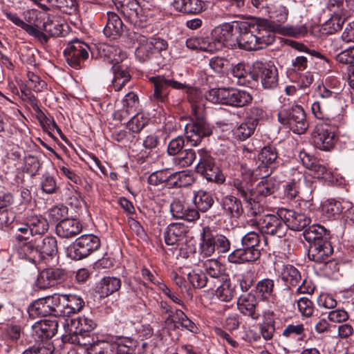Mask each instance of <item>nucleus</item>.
Returning <instances> with one entry per match:
<instances>
[{
    "label": "nucleus",
    "mask_w": 354,
    "mask_h": 354,
    "mask_svg": "<svg viewBox=\"0 0 354 354\" xmlns=\"http://www.w3.org/2000/svg\"><path fill=\"white\" fill-rule=\"evenodd\" d=\"M40 185L42 191L48 194L55 193L59 189L56 180L48 174L43 175Z\"/></svg>",
    "instance_id": "obj_60"
},
{
    "label": "nucleus",
    "mask_w": 354,
    "mask_h": 354,
    "mask_svg": "<svg viewBox=\"0 0 354 354\" xmlns=\"http://www.w3.org/2000/svg\"><path fill=\"white\" fill-rule=\"evenodd\" d=\"M196 154L194 149H185L180 152L174 158L175 165L180 167H187L190 166L196 160Z\"/></svg>",
    "instance_id": "obj_54"
},
{
    "label": "nucleus",
    "mask_w": 354,
    "mask_h": 354,
    "mask_svg": "<svg viewBox=\"0 0 354 354\" xmlns=\"http://www.w3.org/2000/svg\"><path fill=\"white\" fill-rule=\"evenodd\" d=\"M137 347L136 341L128 337L122 338L119 341L115 354H137Z\"/></svg>",
    "instance_id": "obj_56"
},
{
    "label": "nucleus",
    "mask_w": 354,
    "mask_h": 354,
    "mask_svg": "<svg viewBox=\"0 0 354 354\" xmlns=\"http://www.w3.org/2000/svg\"><path fill=\"white\" fill-rule=\"evenodd\" d=\"M252 76L257 81L260 80L264 88H274L278 84V71L270 62L257 60L252 65Z\"/></svg>",
    "instance_id": "obj_12"
},
{
    "label": "nucleus",
    "mask_w": 354,
    "mask_h": 354,
    "mask_svg": "<svg viewBox=\"0 0 354 354\" xmlns=\"http://www.w3.org/2000/svg\"><path fill=\"white\" fill-rule=\"evenodd\" d=\"M212 133V127L203 119L194 120L185 127L187 142L193 147L198 145L203 138L209 136Z\"/></svg>",
    "instance_id": "obj_17"
},
{
    "label": "nucleus",
    "mask_w": 354,
    "mask_h": 354,
    "mask_svg": "<svg viewBox=\"0 0 354 354\" xmlns=\"http://www.w3.org/2000/svg\"><path fill=\"white\" fill-rule=\"evenodd\" d=\"M214 233L209 227H204L201 235L200 254L203 257H211L216 251Z\"/></svg>",
    "instance_id": "obj_31"
},
{
    "label": "nucleus",
    "mask_w": 354,
    "mask_h": 354,
    "mask_svg": "<svg viewBox=\"0 0 354 354\" xmlns=\"http://www.w3.org/2000/svg\"><path fill=\"white\" fill-rule=\"evenodd\" d=\"M220 204L224 214L231 218H238L243 213L241 201L234 196L223 197Z\"/></svg>",
    "instance_id": "obj_28"
},
{
    "label": "nucleus",
    "mask_w": 354,
    "mask_h": 354,
    "mask_svg": "<svg viewBox=\"0 0 354 354\" xmlns=\"http://www.w3.org/2000/svg\"><path fill=\"white\" fill-rule=\"evenodd\" d=\"M58 322L56 319H44L35 323L33 330L41 339H50L57 333Z\"/></svg>",
    "instance_id": "obj_29"
},
{
    "label": "nucleus",
    "mask_w": 354,
    "mask_h": 354,
    "mask_svg": "<svg viewBox=\"0 0 354 354\" xmlns=\"http://www.w3.org/2000/svg\"><path fill=\"white\" fill-rule=\"evenodd\" d=\"M4 14L9 20H10L16 26L21 28L30 35L36 37L40 39H44L45 41H47L48 37L44 33L37 30L32 26L25 23L18 17V15L16 13H12L11 12H5Z\"/></svg>",
    "instance_id": "obj_38"
},
{
    "label": "nucleus",
    "mask_w": 354,
    "mask_h": 354,
    "mask_svg": "<svg viewBox=\"0 0 354 354\" xmlns=\"http://www.w3.org/2000/svg\"><path fill=\"white\" fill-rule=\"evenodd\" d=\"M186 46L192 50L215 52L211 37H192L187 39Z\"/></svg>",
    "instance_id": "obj_43"
},
{
    "label": "nucleus",
    "mask_w": 354,
    "mask_h": 354,
    "mask_svg": "<svg viewBox=\"0 0 354 354\" xmlns=\"http://www.w3.org/2000/svg\"><path fill=\"white\" fill-rule=\"evenodd\" d=\"M149 82L153 86V94L152 100L158 102H165L168 99L169 87L175 89H184L186 85L168 79L163 75H157L149 78Z\"/></svg>",
    "instance_id": "obj_16"
},
{
    "label": "nucleus",
    "mask_w": 354,
    "mask_h": 354,
    "mask_svg": "<svg viewBox=\"0 0 354 354\" xmlns=\"http://www.w3.org/2000/svg\"><path fill=\"white\" fill-rule=\"evenodd\" d=\"M232 75L237 79L236 83L239 85H245L253 78L248 70L245 68L244 64L239 63L234 66L232 69Z\"/></svg>",
    "instance_id": "obj_53"
},
{
    "label": "nucleus",
    "mask_w": 354,
    "mask_h": 354,
    "mask_svg": "<svg viewBox=\"0 0 354 354\" xmlns=\"http://www.w3.org/2000/svg\"><path fill=\"white\" fill-rule=\"evenodd\" d=\"M278 120L297 134L305 133L309 126L305 111L300 105L280 110L278 113Z\"/></svg>",
    "instance_id": "obj_6"
},
{
    "label": "nucleus",
    "mask_w": 354,
    "mask_h": 354,
    "mask_svg": "<svg viewBox=\"0 0 354 354\" xmlns=\"http://www.w3.org/2000/svg\"><path fill=\"white\" fill-rule=\"evenodd\" d=\"M187 277L193 287L196 288H202L208 283H212V281L207 279L205 274L201 271H192L188 274Z\"/></svg>",
    "instance_id": "obj_58"
},
{
    "label": "nucleus",
    "mask_w": 354,
    "mask_h": 354,
    "mask_svg": "<svg viewBox=\"0 0 354 354\" xmlns=\"http://www.w3.org/2000/svg\"><path fill=\"white\" fill-rule=\"evenodd\" d=\"M171 6L178 12L187 15H197L206 9L202 0H173Z\"/></svg>",
    "instance_id": "obj_25"
},
{
    "label": "nucleus",
    "mask_w": 354,
    "mask_h": 354,
    "mask_svg": "<svg viewBox=\"0 0 354 354\" xmlns=\"http://www.w3.org/2000/svg\"><path fill=\"white\" fill-rule=\"evenodd\" d=\"M118 345L119 341L117 342L98 341L86 349L90 354H115Z\"/></svg>",
    "instance_id": "obj_46"
},
{
    "label": "nucleus",
    "mask_w": 354,
    "mask_h": 354,
    "mask_svg": "<svg viewBox=\"0 0 354 354\" xmlns=\"http://www.w3.org/2000/svg\"><path fill=\"white\" fill-rule=\"evenodd\" d=\"M57 254V240L51 236L35 238L17 248V254L19 259L35 265L40 264Z\"/></svg>",
    "instance_id": "obj_2"
},
{
    "label": "nucleus",
    "mask_w": 354,
    "mask_h": 354,
    "mask_svg": "<svg viewBox=\"0 0 354 354\" xmlns=\"http://www.w3.org/2000/svg\"><path fill=\"white\" fill-rule=\"evenodd\" d=\"M123 30V23L120 17L113 12H107V22L104 32L107 37L115 38L120 36Z\"/></svg>",
    "instance_id": "obj_33"
},
{
    "label": "nucleus",
    "mask_w": 354,
    "mask_h": 354,
    "mask_svg": "<svg viewBox=\"0 0 354 354\" xmlns=\"http://www.w3.org/2000/svg\"><path fill=\"white\" fill-rule=\"evenodd\" d=\"M89 46L84 42L74 39L69 42L64 51L66 62L73 68L80 69L88 57Z\"/></svg>",
    "instance_id": "obj_14"
},
{
    "label": "nucleus",
    "mask_w": 354,
    "mask_h": 354,
    "mask_svg": "<svg viewBox=\"0 0 354 354\" xmlns=\"http://www.w3.org/2000/svg\"><path fill=\"white\" fill-rule=\"evenodd\" d=\"M65 277L66 272L62 268H46L39 273L37 286L41 289H46L62 282Z\"/></svg>",
    "instance_id": "obj_20"
},
{
    "label": "nucleus",
    "mask_w": 354,
    "mask_h": 354,
    "mask_svg": "<svg viewBox=\"0 0 354 354\" xmlns=\"http://www.w3.org/2000/svg\"><path fill=\"white\" fill-rule=\"evenodd\" d=\"M113 79L112 86L115 91H120L131 80V75L127 68L122 66H112Z\"/></svg>",
    "instance_id": "obj_40"
},
{
    "label": "nucleus",
    "mask_w": 354,
    "mask_h": 354,
    "mask_svg": "<svg viewBox=\"0 0 354 354\" xmlns=\"http://www.w3.org/2000/svg\"><path fill=\"white\" fill-rule=\"evenodd\" d=\"M241 176L233 179L232 185L236 189V194L242 197L248 203V216H257L263 212V207L259 198L254 196L252 183L254 181V172L246 165H241Z\"/></svg>",
    "instance_id": "obj_3"
},
{
    "label": "nucleus",
    "mask_w": 354,
    "mask_h": 354,
    "mask_svg": "<svg viewBox=\"0 0 354 354\" xmlns=\"http://www.w3.org/2000/svg\"><path fill=\"white\" fill-rule=\"evenodd\" d=\"M60 299L61 295L59 294L38 299L28 307L30 317L34 319L47 315L62 317Z\"/></svg>",
    "instance_id": "obj_8"
},
{
    "label": "nucleus",
    "mask_w": 354,
    "mask_h": 354,
    "mask_svg": "<svg viewBox=\"0 0 354 354\" xmlns=\"http://www.w3.org/2000/svg\"><path fill=\"white\" fill-rule=\"evenodd\" d=\"M199 161L196 165V171L203 176L208 181L214 182L218 184L225 181V176L218 167L216 165L214 159L212 157L209 151L205 149L198 150Z\"/></svg>",
    "instance_id": "obj_10"
},
{
    "label": "nucleus",
    "mask_w": 354,
    "mask_h": 354,
    "mask_svg": "<svg viewBox=\"0 0 354 354\" xmlns=\"http://www.w3.org/2000/svg\"><path fill=\"white\" fill-rule=\"evenodd\" d=\"M62 317L80 312L84 306V299L76 295H61Z\"/></svg>",
    "instance_id": "obj_24"
},
{
    "label": "nucleus",
    "mask_w": 354,
    "mask_h": 354,
    "mask_svg": "<svg viewBox=\"0 0 354 354\" xmlns=\"http://www.w3.org/2000/svg\"><path fill=\"white\" fill-rule=\"evenodd\" d=\"M254 250H250L245 247L238 248L232 252L227 257L229 262L236 264L243 263L245 262H253L259 259L257 254Z\"/></svg>",
    "instance_id": "obj_36"
},
{
    "label": "nucleus",
    "mask_w": 354,
    "mask_h": 354,
    "mask_svg": "<svg viewBox=\"0 0 354 354\" xmlns=\"http://www.w3.org/2000/svg\"><path fill=\"white\" fill-rule=\"evenodd\" d=\"M305 240L311 245V243L321 242L322 239H330L329 232L320 225L307 226L304 231Z\"/></svg>",
    "instance_id": "obj_32"
},
{
    "label": "nucleus",
    "mask_w": 354,
    "mask_h": 354,
    "mask_svg": "<svg viewBox=\"0 0 354 354\" xmlns=\"http://www.w3.org/2000/svg\"><path fill=\"white\" fill-rule=\"evenodd\" d=\"M216 290V296L223 301H230L235 296L236 291L229 282H221Z\"/></svg>",
    "instance_id": "obj_55"
},
{
    "label": "nucleus",
    "mask_w": 354,
    "mask_h": 354,
    "mask_svg": "<svg viewBox=\"0 0 354 354\" xmlns=\"http://www.w3.org/2000/svg\"><path fill=\"white\" fill-rule=\"evenodd\" d=\"M280 337L290 348H293L295 343L305 341L306 328L302 323L288 324L284 326Z\"/></svg>",
    "instance_id": "obj_19"
},
{
    "label": "nucleus",
    "mask_w": 354,
    "mask_h": 354,
    "mask_svg": "<svg viewBox=\"0 0 354 354\" xmlns=\"http://www.w3.org/2000/svg\"><path fill=\"white\" fill-rule=\"evenodd\" d=\"M288 9L283 5H277L270 12V17L274 21L263 20V26L270 32H277L281 35L290 37H303L307 34L308 28L306 25L283 26L288 20Z\"/></svg>",
    "instance_id": "obj_4"
},
{
    "label": "nucleus",
    "mask_w": 354,
    "mask_h": 354,
    "mask_svg": "<svg viewBox=\"0 0 354 354\" xmlns=\"http://www.w3.org/2000/svg\"><path fill=\"white\" fill-rule=\"evenodd\" d=\"M235 32L239 48L246 50L262 49L274 41L273 35L268 31L261 21L257 24L246 21L236 23Z\"/></svg>",
    "instance_id": "obj_1"
},
{
    "label": "nucleus",
    "mask_w": 354,
    "mask_h": 354,
    "mask_svg": "<svg viewBox=\"0 0 354 354\" xmlns=\"http://www.w3.org/2000/svg\"><path fill=\"white\" fill-rule=\"evenodd\" d=\"M331 13L330 18L326 21V26L328 27L330 30V33L337 32L340 30L344 24L346 18L345 10L337 9L335 10H330Z\"/></svg>",
    "instance_id": "obj_47"
},
{
    "label": "nucleus",
    "mask_w": 354,
    "mask_h": 354,
    "mask_svg": "<svg viewBox=\"0 0 354 354\" xmlns=\"http://www.w3.org/2000/svg\"><path fill=\"white\" fill-rule=\"evenodd\" d=\"M278 153L276 147L272 145L264 147L258 155V160L260 164L257 169L253 171L250 168L254 174V180L258 176L262 178L268 176L275 168Z\"/></svg>",
    "instance_id": "obj_15"
},
{
    "label": "nucleus",
    "mask_w": 354,
    "mask_h": 354,
    "mask_svg": "<svg viewBox=\"0 0 354 354\" xmlns=\"http://www.w3.org/2000/svg\"><path fill=\"white\" fill-rule=\"evenodd\" d=\"M121 287V281L115 277H104L99 283L97 288L101 297H108L118 291Z\"/></svg>",
    "instance_id": "obj_39"
},
{
    "label": "nucleus",
    "mask_w": 354,
    "mask_h": 354,
    "mask_svg": "<svg viewBox=\"0 0 354 354\" xmlns=\"http://www.w3.org/2000/svg\"><path fill=\"white\" fill-rule=\"evenodd\" d=\"M118 10L131 20L136 21L138 18V10H140L136 0H113Z\"/></svg>",
    "instance_id": "obj_35"
},
{
    "label": "nucleus",
    "mask_w": 354,
    "mask_h": 354,
    "mask_svg": "<svg viewBox=\"0 0 354 354\" xmlns=\"http://www.w3.org/2000/svg\"><path fill=\"white\" fill-rule=\"evenodd\" d=\"M193 201L196 209L203 212H207L214 204L212 194L202 189L194 193Z\"/></svg>",
    "instance_id": "obj_42"
},
{
    "label": "nucleus",
    "mask_w": 354,
    "mask_h": 354,
    "mask_svg": "<svg viewBox=\"0 0 354 354\" xmlns=\"http://www.w3.org/2000/svg\"><path fill=\"white\" fill-rule=\"evenodd\" d=\"M188 232V227L181 223H172L169 224L165 233V241L168 245L178 244L183 241Z\"/></svg>",
    "instance_id": "obj_26"
},
{
    "label": "nucleus",
    "mask_w": 354,
    "mask_h": 354,
    "mask_svg": "<svg viewBox=\"0 0 354 354\" xmlns=\"http://www.w3.org/2000/svg\"><path fill=\"white\" fill-rule=\"evenodd\" d=\"M333 253V248L330 239L326 238L321 240V242L311 243L309 245L308 257L310 260L317 263H322Z\"/></svg>",
    "instance_id": "obj_21"
},
{
    "label": "nucleus",
    "mask_w": 354,
    "mask_h": 354,
    "mask_svg": "<svg viewBox=\"0 0 354 354\" xmlns=\"http://www.w3.org/2000/svg\"><path fill=\"white\" fill-rule=\"evenodd\" d=\"M254 273L252 270H247L241 275L237 276L236 281L243 292H247L254 282Z\"/></svg>",
    "instance_id": "obj_59"
},
{
    "label": "nucleus",
    "mask_w": 354,
    "mask_h": 354,
    "mask_svg": "<svg viewBox=\"0 0 354 354\" xmlns=\"http://www.w3.org/2000/svg\"><path fill=\"white\" fill-rule=\"evenodd\" d=\"M252 227H254L263 234L277 237H282L286 233V226L283 219L277 214H266L259 218H252L249 221Z\"/></svg>",
    "instance_id": "obj_7"
},
{
    "label": "nucleus",
    "mask_w": 354,
    "mask_h": 354,
    "mask_svg": "<svg viewBox=\"0 0 354 354\" xmlns=\"http://www.w3.org/2000/svg\"><path fill=\"white\" fill-rule=\"evenodd\" d=\"M279 215L283 219L286 229L295 231L305 230L311 221L304 214L297 213L292 209H279Z\"/></svg>",
    "instance_id": "obj_18"
},
{
    "label": "nucleus",
    "mask_w": 354,
    "mask_h": 354,
    "mask_svg": "<svg viewBox=\"0 0 354 354\" xmlns=\"http://www.w3.org/2000/svg\"><path fill=\"white\" fill-rule=\"evenodd\" d=\"M149 119L142 113H137L127 122V127L133 133H139L148 123Z\"/></svg>",
    "instance_id": "obj_57"
},
{
    "label": "nucleus",
    "mask_w": 354,
    "mask_h": 354,
    "mask_svg": "<svg viewBox=\"0 0 354 354\" xmlns=\"http://www.w3.org/2000/svg\"><path fill=\"white\" fill-rule=\"evenodd\" d=\"M194 181L192 175L185 171L169 174V186L183 187L192 185Z\"/></svg>",
    "instance_id": "obj_51"
},
{
    "label": "nucleus",
    "mask_w": 354,
    "mask_h": 354,
    "mask_svg": "<svg viewBox=\"0 0 354 354\" xmlns=\"http://www.w3.org/2000/svg\"><path fill=\"white\" fill-rule=\"evenodd\" d=\"M43 29L52 37H59L62 34L63 25L47 18L43 24Z\"/></svg>",
    "instance_id": "obj_61"
},
{
    "label": "nucleus",
    "mask_w": 354,
    "mask_h": 354,
    "mask_svg": "<svg viewBox=\"0 0 354 354\" xmlns=\"http://www.w3.org/2000/svg\"><path fill=\"white\" fill-rule=\"evenodd\" d=\"M282 281L289 288L298 286L301 281V274L299 270L292 265L283 266L281 272Z\"/></svg>",
    "instance_id": "obj_37"
},
{
    "label": "nucleus",
    "mask_w": 354,
    "mask_h": 354,
    "mask_svg": "<svg viewBox=\"0 0 354 354\" xmlns=\"http://www.w3.org/2000/svg\"><path fill=\"white\" fill-rule=\"evenodd\" d=\"M278 188L275 180L272 178H265L260 181L253 190L254 196L258 198H264L274 194Z\"/></svg>",
    "instance_id": "obj_41"
},
{
    "label": "nucleus",
    "mask_w": 354,
    "mask_h": 354,
    "mask_svg": "<svg viewBox=\"0 0 354 354\" xmlns=\"http://www.w3.org/2000/svg\"><path fill=\"white\" fill-rule=\"evenodd\" d=\"M236 21L225 23L216 27L212 32V42L214 51L220 50L223 47L234 48L237 45L235 28Z\"/></svg>",
    "instance_id": "obj_11"
},
{
    "label": "nucleus",
    "mask_w": 354,
    "mask_h": 354,
    "mask_svg": "<svg viewBox=\"0 0 354 354\" xmlns=\"http://www.w3.org/2000/svg\"><path fill=\"white\" fill-rule=\"evenodd\" d=\"M66 334L63 335V341L81 346L91 347L94 344L91 333L86 331H77L72 328L67 327Z\"/></svg>",
    "instance_id": "obj_27"
},
{
    "label": "nucleus",
    "mask_w": 354,
    "mask_h": 354,
    "mask_svg": "<svg viewBox=\"0 0 354 354\" xmlns=\"http://www.w3.org/2000/svg\"><path fill=\"white\" fill-rule=\"evenodd\" d=\"M100 239L92 234H84L76 239L67 249V256L73 260H82L99 249Z\"/></svg>",
    "instance_id": "obj_9"
},
{
    "label": "nucleus",
    "mask_w": 354,
    "mask_h": 354,
    "mask_svg": "<svg viewBox=\"0 0 354 354\" xmlns=\"http://www.w3.org/2000/svg\"><path fill=\"white\" fill-rule=\"evenodd\" d=\"M70 324H68V328H72L77 331H86L91 333L96 326L95 322L85 316L79 317L77 319H71Z\"/></svg>",
    "instance_id": "obj_52"
},
{
    "label": "nucleus",
    "mask_w": 354,
    "mask_h": 354,
    "mask_svg": "<svg viewBox=\"0 0 354 354\" xmlns=\"http://www.w3.org/2000/svg\"><path fill=\"white\" fill-rule=\"evenodd\" d=\"M204 268L207 274L212 278L214 286L221 283L225 279L222 265L215 259H207L204 262Z\"/></svg>",
    "instance_id": "obj_34"
},
{
    "label": "nucleus",
    "mask_w": 354,
    "mask_h": 354,
    "mask_svg": "<svg viewBox=\"0 0 354 354\" xmlns=\"http://www.w3.org/2000/svg\"><path fill=\"white\" fill-rule=\"evenodd\" d=\"M300 179L293 178L284 185V195L288 199H294L297 197L300 189Z\"/></svg>",
    "instance_id": "obj_63"
},
{
    "label": "nucleus",
    "mask_w": 354,
    "mask_h": 354,
    "mask_svg": "<svg viewBox=\"0 0 354 354\" xmlns=\"http://www.w3.org/2000/svg\"><path fill=\"white\" fill-rule=\"evenodd\" d=\"M82 230L81 223L73 218H64L56 225V234L61 238L70 239L79 234Z\"/></svg>",
    "instance_id": "obj_23"
},
{
    "label": "nucleus",
    "mask_w": 354,
    "mask_h": 354,
    "mask_svg": "<svg viewBox=\"0 0 354 354\" xmlns=\"http://www.w3.org/2000/svg\"><path fill=\"white\" fill-rule=\"evenodd\" d=\"M138 46L135 50L136 58L140 62H145L149 60L154 55L153 51V43L150 42L149 39L144 35H139L136 38Z\"/></svg>",
    "instance_id": "obj_30"
},
{
    "label": "nucleus",
    "mask_w": 354,
    "mask_h": 354,
    "mask_svg": "<svg viewBox=\"0 0 354 354\" xmlns=\"http://www.w3.org/2000/svg\"><path fill=\"white\" fill-rule=\"evenodd\" d=\"M255 120H247L233 130L235 138L239 140H245L254 132L257 127Z\"/></svg>",
    "instance_id": "obj_44"
},
{
    "label": "nucleus",
    "mask_w": 354,
    "mask_h": 354,
    "mask_svg": "<svg viewBox=\"0 0 354 354\" xmlns=\"http://www.w3.org/2000/svg\"><path fill=\"white\" fill-rule=\"evenodd\" d=\"M28 225L30 227V234H44L49 227L46 218L41 216H31L28 217Z\"/></svg>",
    "instance_id": "obj_49"
},
{
    "label": "nucleus",
    "mask_w": 354,
    "mask_h": 354,
    "mask_svg": "<svg viewBox=\"0 0 354 354\" xmlns=\"http://www.w3.org/2000/svg\"><path fill=\"white\" fill-rule=\"evenodd\" d=\"M260 243V236L258 232L254 231H250L245 234L241 239V245L243 247L252 251L257 252L254 254H257V257L260 258L261 252L258 248Z\"/></svg>",
    "instance_id": "obj_50"
},
{
    "label": "nucleus",
    "mask_w": 354,
    "mask_h": 354,
    "mask_svg": "<svg viewBox=\"0 0 354 354\" xmlns=\"http://www.w3.org/2000/svg\"><path fill=\"white\" fill-rule=\"evenodd\" d=\"M206 99L215 104H223L236 107H243L252 102L250 94L245 91L218 88L207 92Z\"/></svg>",
    "instance_id": "obj_5"
},
{
    "label": "nucleus",
    "mask_w": 354,
    "mask_h": 354,
    "mask_svg": "<svg viewBox=\"0 0 354 354\" xmlns=\"http://www.w3.org/2000/svg\"><path fill=\"white\" fill-rule=\"evenodd\" d=\"M68 210V207L65 205H57L49 209L48 216L53 222L62 221V219L67 218Z\"/></svg>",
    "instance_id": "obj_64"
},
{
    "label": "nucleus",
    "mask_w": 354,
    "mask_h": 354,
    "mask_svg": "<svg viewBox=\"0 0 354 354\" xmlns=\"http://www.w3.org/2000/svg\"><path fill=\"white\" fill-rule=\"evenodd\" d=\"M258 306V299L252 293L241 295L237 300V308L239 312L254 320H257L260 317V313L257 310Z\"/></svg>",
    "instance_id": "obj_22"
},
{
    "label": "nucleus",
    "mask_w": 354,
    "mask_h": 354,
    "mask_svg": "<svg viewBox=\"0 0 354 354\" xmlns=\"http://www.w3.org/2000/svg\"><path fill=\"white\" fill-rule=\"evenodd\" d=\"M102 52L113 66H120L119 63L126 57V54L119 47L113 45H104Z\"/></svg>",
    "instance_id": "obj_45"
},
{
    "label": "nucleus",
    "mask_w": 354,
    "mask_h": 354,
    "mask_svg": "<svg viewBox=\"0 0 354 354\" xmlns=\"http://www.w3.org/2000/svg\"><path fill=\"white\" fill-rule=\"evenodd\" d=\"M169 172L167 170L157 171L151 174L148 178L149 184L158 185L162 183H166L169 185Z\"/></svg>",
    "instance_id": "obj_62"
},
{
    "label": "nucleus",
    "mask_w": 354,
    "mask_h": 354,
    "mask_svg": "<svg viewBox=\"0 0 354 354\" xmlns=\"http://www.w3.org/2000/svg\"><path fill=\"white\" fill-rule=\"evenodd\" d=\"M274 281L268 278L263 279L255 286V294L262 300L268 299L274 291Z\"/></svg>",
    "instance_id": "obj_48"
},
{
    "label": "nucleus",
    "mask_w": 354,
    "mask_h": 354,
    "mask_svg": "<svg viewBox=\"0 0 354 354\" xmlns=\"http://www.w3.org/2000/svg\"><path fill=\"white\" fill-rule=\"evenodd\" d=\"M313 145L319 150L330 151L336 142L334 127L327 122H318L312 133Z\"/></svg>",
    "instance_id": "obj_13"
}]
</instances>
